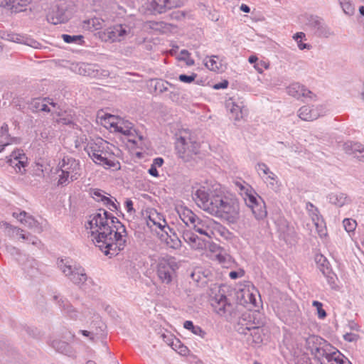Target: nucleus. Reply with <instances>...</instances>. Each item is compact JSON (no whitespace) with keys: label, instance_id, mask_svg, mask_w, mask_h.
Returning <instances> with one entry per match:
<instances>
[{"label":"nucleus","instance_id":"nucleus-45","mask_svg":"<svg viewBox=\"0 0 364 364\" xmlns=\"http://www.w3.org/2000/svg\"><path fill=\"white\" fill-rule=\"evenodd\" d=\"M343 226L345 228V230L348 232H353L355 230L356 227V221L353 219L346 218L343 221Z\"/></svg>","mask_w":364,"mask_h":364},{"label":"nucleus","instance_id":"nucleus-1","mask_svg":"<svg viewBox=\"0 0 364 364\" xmlns=\"http://www.w3.org/2000/svg\"><path fill=\"white\" fill-rule=\"evenodd\" d=\"M92 240L106 255H117L127 243L126 230L119 219L105 209L91 214L85 224Z\"/></svg>","mask_w":364,"mask_h":364},{"label":"nucleus","instance_id":"nucleus-48","mask_svg":"<svg viewBox=\"0 0 364 364\" xmlns=\"http://www.w3.org/2000/svg\"><path fill=\"white\" fill-rule=\"evenodd\" d=\"M196 237V235L189 230H186L183 232V239L189 245L193 242Z\"/></svg>","mask_w":364,"mask_h":364},{"label":"nucleus","instance_id":"nucleus-61","mask_svg":"<svg viewBox=\"0 0 364 364\" xmlns=\"http://www.w3.org/2000/svg\"><path fill=\"white\" fill-rule=\"evenodd\" d=\"M245 274V272L243 270L240 271H232L229 273V276L232 279H236L237 278L242 277Z\"/></svg>","mask_w":364,"mask_h":364},{"label":"nucleus","instance_id":"nucleus-38","mask_svg":"<svg viewBox=\"0 0 364 364\" xmlns=\"http://www.w3.org/2000/svg\"><path fill=\"white\" fill-rule=\"evenodd\" d=\"M47 18L48 21L53 24L61 23L65 21V16L63 11H59L58 9L56 14H55L54 11L49 13Z\"/></svg>","mask_w":364,"mask_h":364},{"label":"nucleus","instance_id":"nucleus-55","mask_svg":"<svg viewBox=\"0 0 364 364\" xmlns=\"http://www.w3.org/2000/svg\"><path fill=\"white\" fill-rule=\"evenodd\" d=\"M26 332L29 336L33 338H38L40 336V331L36 328L27 327Z\"/></svg>","mask_w":364,"mask_h":364},{"label":"nucleus","instance_id":"nucleus-4","mask_svg":"<svg viewBox=\"0 0 364 364\" xmlns=\"http://www.w3.org/2000/svg\"><path fill=\"white\" fill-rule=\"evenodd\" d=\"M58 166L61 171L58 181L59 186H65L77 180L80 176V163L74 158L64 157L59 163Z\"/></svg>","mask_w":364,"mask_h":364},{"label":"nucleus","instance_id":"nucleus-28","mask_svg":"<svg viewBox=\"0 0 364 364\" xmlns=\"http://www.w3.org/2000/svg\"><path fill=\"white\" fill-rule=\"evenodd\" d=\"M263 326H256L251 331H248L251 337V340L248 339V342L251 344H260L262 343L264 335L263 330L262 328Z\"/></svg>","mask_w":364,"mask_h":364},{"label":"nucleus","instance_id":"nucleus-46","mask_svg":"<svg viewBox=\"0 0 364 364\" xmlns=\"http://www.w3.org/2000/svg\"><path fill=\"white\" fill-rule=\"evenodd\" d=\"M62 38L63 41L67 43H78L79 41H82L83 36L81 35L77 36H70L68 34H63Z\"/></svg>","mask_w":364,"mask_h":364},{"label":"nucleus","instance_id":"nucleus-18","mask_svg":"<svg viewBox=\"0 0 364 364\" xmlns=\"http://www.w3.org/2000/svg\"><path fill=\"white\" fill-rule=\"evenodd\" d=\"M225 106L227 109L232 114L235 120L238 121L243 118L246 110L242 102H235L233 98H230L226 101Z\"/></svg>","mask_w":364,"mask_h":364},{"label":"nucleus","instance_id":"nucleus-21","mask_svg":"<svg viewBox=\"0 0 364 364\" xmlns=\"http://www.w3.org/2000/svg\"><path fill=\"white\" fill-rule=\"evenodd\" d=\"M47 100L48 103H49L53 107H55L56 104L49 98H36L33 99L29 104V109L32 112H38L43 111L46 112H49L50 110L48 108V105L44 103V101Z\"/></svg>","mask_w":364,"mask_h":364},{"label":"nucleus","instance_id":"nucleus-64","mask_svg":"<svg viewBox=\"0 0 364 364\" xmlns=\"http://www.w3.org/2000/svg\"><path fill=\"white\" fill-rule=\"evenodd\" d=\"M257 170L262 171V173L265 175H267L269 173H270L269 168L264 163H259L257 164Z\"/></svg>","mask_w":364,"mask_h":364},{"label":"nucleus","instance_id":"nucleus-23","mask_svg":"<svg viewBox=\"0 0 364 364\" xmlns=\"http://www.w3.org/2000/svg\"><path fill=\"white\" fill-rule=\"evenodd\" d=\"M107 141L102 139H97L96 141H90L87 143L85 148V151L87 153L90 158H92L97 154H99L105 149V145Z\"/></svg>","mask_w":364,"mask_h":364},{"label":"nucleus","instance_id":"nucleus-59","mask_svg":"<svg viewBox=\"0 0 364 364\" xmlns=\"http://www.w3.org/2000/svg\"><path fill=\"white\" fill-rule=\"evenodd\" d=\"M6 251L11 254V255H20L21 252L20 250L17 247L12 246V245H7L6 246Z\"/></svg>","mask_w":364,"mask_h":364},{"label":"nucleus","instance_id":"nucleus-16","mask_svg":"<svg viewBox=\"0 0 364 364\" xmlns=\"http://www.w3.org/2000/svg\"><path fill=\"white\" fill-rule=\"evenodd\" d=\"M195 221L196 223H193L191 228H193L196 232L200 235L210 238L213 233L210 228L213 220L209 218H200L197 216Z\"/></svg>","mask_w":364,"mask_h":364},{"label":"nucleus","instance_id":"nucleus-9","mask_svg":"<svg viewBox=\"0 0 364 364\" xmlns=\"http://www.w3.org/2000/svg\"><path fill=\"white\" fill-rule=\"evenodd\" d=\"M306 24L314 35L319 38H328L334 36L333 31L331 30L325 21L318 16H308Z\"/></svg>","mask_w":364,"mask_h":364},{"label":"nucleus","instance_id":"nucleus-50","mask_svg":"<svg viewBox=\"0 0 364 364\" xmlns=\"http://www.w3.org/2000/svg\"><path fill=\"white\" fill-rule=\"evenodd\" d=\"M63 309L69 314L71 317L73 316V314L75 312L73 306L67 301H62V304H60Z\"/></svg>","mask_w":364,"mask_h":364},{"label":"nucleus","instance_id":"nucleus-2","mask_svg":"<svg viewBox=\"0 0 364 364\" xmlns=\"http://www.w3.org/2000/svg\"><path fill=\"white\" fill-rule=\"evenodd\" d=\"M193 199L203 210L228 223L234 224L240 218V205L235 199L220 194L209 193L205 187L196 191Z\"/></svg>","mask_w":364,"mask_h":364},{"label":"nucleus","instance_id":"nucleus-31","mask_svg":"<svg viewBox=\"0 0 364 364\" xmlns=\"http://www.w3.org/2000/svg\"><path fill=\"white\" fill-rule=\"evenodd\" d=\"M111 125L114 127V130L116 132L124 135H129L130 134V130L132 128V124L128 121L124 122L119 120L116 123L112 122Z\"/></svg>","mask_w":364,"mask_h":364},{"label":"nucleus","instance_id":"nucleus-14","mask_svg":"<svg viewBox=\"0 0 364 364\" xmlns=\"http://www.w3.org/2000/svg\"><path fill=\"white\" fill-rule=\"evenodd\" d=\"M287 92L289 95L299 100L301 98H309L313 100L316 95L304 85L299 82L291 84L287 87Z\"/></svg>","mask_w":364,"mask_h":364},{"label":"nucleus","instance_id":"nucleus-17","mask_svg":"<svg viewBox=\"0 0 364 364\" xmlns=\"http://www.w3.org/2000/svg\"><path fill=\"white\" fill-rule=\"evenodd\" d=\"M12 215L28 228L35 229L38 232H41L42 231V228L40 226L38 222L32 215H28L26 211L23 210L18 213L14 212Z\"/></svg>","mask_w":364,"mask_h":364},{"label":"nucleus","instance_id":"nucleus-30","mask_svg":"<svg viewBox=\"0 0 364 364\" xmlns=\"http://www.w3.org/2000/svg\"><path fill=\"white\" fill-rule=\"evenodd\" d=\"M258 201L259 203L251 208V210L257 220H262L267 216V212L264 200H259Z\"/></svg>","mask_w":364,"mask_h":364},{"label":"nucleus","instance_id":"nucleus-25","mask_svg":"<svg viewBox=\"0 0 364 364\" xmlns=\"http://www.w3.org/2000/svg\"><path fill=\"white\" fill-rule=\"evenodd\" d=\"M343 149L348 155L364 152V145L358 141H348L343 144Z\"/></svg>","mask_w":364,"mask_h":364},{"label":"nucleus","instance_id":"nucleus-13","mask_svg":"<svg viewBox=\"0 0 364 364\" xmlns=\"http://www.w3.org/2000/svg\"><path fill=\"white\" fill-rule=\"evenodd\" d=\"M7 163L15 168L17 173H23L27 164V157L23 150L14 151L7 160Z\"/></svg>","mask_w":364,"mask_h":364},{"label":"nucleus","instance_id":"nucleus-58","mask_svg":"<svg viewBox=\"0 0 364 364\" xmlns=\"http://www.w3.org/2000/svg\"><path fill=\"white\" fill-rule=\"evenodd\" d=\"M254 67L258 71V73H262L263 72L262 68H264L267 69L269 68V65L264 61H260L257 63Z\"/></svg>","mask_w":364,"mask_h":364},{"label":"nucleus","instance_id":"nucleus-3","mask_svg":"<svg viewBox=\"0 0 364 364\" xmlns=\"http://www.w3.org/2000/svg\"><path fill=\"white\" fill-rule=\"evenodd\" d=\"M176 150L180 158L184 161H189L199 153L200 144L184 131L176 139Z\"/></svg>","mask_w":364,"mask_h":364},{"label":"nucleus","instance_id":"nucleus-12","mask_svg":"<svg viewBox=\"0 0 364 364\" xmlns=\"http://www.w3.org/2000/svg\"><path fill=\"white\" fill-rule=\"evenodd\" d=\"M326 112V108L323 105H304L299 109L298 116L304 121H314L323 116Z\"/></svg>","mask_w":364,"mask_h":364},{"label":"nucleus","instance_id":"nucleus-62","mask_svg":"<svg viewBox=\"0 0 364 364\" xmlns=\"http://www.w3.org/2000/svg\"><path fill=\"white\" fill-rule=\"evenodd\" d=\"M8 132H9V127H8V125L6 124H4L1 127V139H3L4 138H5V139H7L8 136H9V134H8Z\"/></svg>","mask_w":364,"mask_h":364},{"label":"nucleus","instance_id":"nucleus-52","mask_svg":"<svg viewBox=\"0 0 364 364\" xmlns=\"http://www.w3.org/2000/svg\"><path fill=\"white\" fill-rule=\"evenodd\" d=\"M88 23L92 24L95 30L101 29L103 26L104 21L98 18H93L88 21Z\"/></svg>","mask_w":364,"mask_h":364},{"label":"nucleus","instance_id":"nucleus-44","mask_svg":"<svg viewBox=\"0 0 364 364\" xmlns=\"http://www.w3.org/2000/svg\"><path fill=\"white\" fill-rule=\"evenodd\" d=\"M259 200H262V198L260 196H255L253 194H247L245 198L246 205L250 208L256 205V204H258Z\"/></svg>","mask_w":364,"mask_h":364},{"label":"nucleus","instance_id":"nucleus-24","mask_svg":"<svg viewBox=\"0 0 364 364\" xmlns=\"http://www.w3.org/2000/svg\"><path fill=\"white\" fill-rule=\"evenodd\" d=\"M178 213L181 220L188 227H191L192 224L196 223L195 220L197 215L187 208H181L178 210Z\"/></svg>","mask_w":364,"mask_h":364},{"label":"nucleus","instance_id":"nucleus-47","mask_svg":"<svg viewBox=\"0 0 364 364\" xmlns=\"http://www.w3.org/2000/svg\"><path fill=\"white\" fill-rule=\"evenodd\" d=\"M313 306L317 309L318 316L319 318H324L326 316V311L322 308L323 304L320 301H314L312 303Z\"/></svg>","mask_w":364,"mask_h":364},{"label":"nucleus","instance_id":"nucleus-60","mask_svg":"<svg viewBox=\"0 0 364 364\" xmlns=\"http://www.w3.org/2000/svg\"><path fill=\"white\" fill-rule=\"evenodd\" d=\"M27 241L31 243L33 245L37 246L38 247H40V246L41 245V240L36 236H33L31 234H29V239L27 240Z\"/></svg>","mask_w":364,"mask_h":364},{"label":"nucleus","instance_id":"nucleus-43","mask_svg":"<svg viewBox=\"0 0 364 364\" xmlns=\"http://www.w3.org/2000/svg\"><path fill=\"white\" fill-rule=\"evenodd\" d=\"M207 244L206 241L198 236H197L195 240L191 242L190 247L193 250H205L206 248Z\"/></svg>","mask_w":364,"mask_h":364},{"label":"nucleus","instance_id":"nucleus-56","mask_svg":"<svg viewBox=\"0 0 364 364\" xmlns=\"http://www.w3.org/2000/svg\"><path fill=\"white\" fill-rule=\"evenodd\" d=\"M104 205H105L111 211H114L117 209V205L111 200L109 198H103Z\"/></svg>","mask_w":364,"mask_h":364},{"label":"nucleus","instance_id":"nucleus-51","mask_svg":"<svg viewBox=\"0 0 364 364\" xmlns=\"http://www.w3.org/2000/svg\"><path fill=\"white\" fill-rule=\"evenodd\" d=\"M307 208L309 207L311 208L309 209L310 215L311 217L312 221L314 222V218L317 217L318 218H321V216L319 215V211L317 208H316L311 203L309 202L306 205Z\"/></svg>","mask_w":364,"mask_h":364},{"label":"nucleus","instance_id":"nucleus-29","mask_svg":"<svg viewBox=\"0 0 364 364\" xmlns=\"http://www.w3.org/2000/svg\"><path fill=\"white\" fill-rule=\"evenodd\" d=\"M0 228L4 230V234L9 237H14L18 236V233L24 232L23 230L11 225L6 221L0 223Z\"/></svg>","mask_w":364,"mask_h":364},{"label":"nucleus","instance_id":"nucleus-40","mask_svg":"<svg viewBox=\"0 0 364 364\" xmlns=\"http://www.w3.org/2000/svg\"><path fill=\"white\" fill-rule=\"evenodd\" d=\"M171 347L182 355H187L189 351L188 348L177 338H175L174 341H171Z\"/></svg>","mask_w":364,"mask_h":364},{"label":"nucleus","instance_id":"nucleus-7","mask_svg":"<svg viewBox=\"0 0 364 364\" xmlns=\"http://www.w3.org/2000/svg\"><path fill=\"white\" fill-rule=\"evenodd\" d=\"M265 318L258 311H247L238 318L235 326L236 331L244 335H247L248 331L256 326H264Z\"/></svg>","mask_w":364,"mask_h":364},{"label":"nucleus","instance_id":"nucleus-15","mask_svg":"<svg viewBox=\"0 0 364 364\" xmlns=\"http://www.w3.org/2000/svg\"><path fill=\"white\" fill-rule=\"evenodd\" d=\"M130 28L126 25H116L107 30L105 34L112 42L122 41L129 33Z\"/></svg>","mask_w":364,"mask_h":364},{"label":"nucleus","instance_id":"nucleus-11","mask_svg":"<svg viewBox=\"0 0 364 364\" xmlns=\"http://www.w3.org/2000/svg\"><path fill=\"white\" fill-rule=\"evenodd\" d=\"M176 269H178V264L173 259H162L159 260L157 265L159 279L164 284H170Z\"/></svg>","mask_w":364,"mask_h":364},{"label":"nucleus","instance_id":"nucleus-53","mask_svg":"<svg viewBox=\"0 0 364 364\" xmlns=\"http://www.w3.org/2000/svg\"><path fill=\"white\" fill-rule=\"evenodd\" d=\"M197 77V74L193 73L191 75H186L185 74H181L179 75L178 79L181 82L190 83L193 82Z\"/></svg>","mask_w":364,"mask_h":364},{"label":"nucleus","instance_id":"nucleus-42","mask_svg":"<svg viewBox=\"0 0 364 364\" xmlns=\"http://www.w3.org/2000/svg\"><path fill=\"white\" fill-rule=\"evenodd\" d=\"M339 4L346 14L352 16L355 13V7L350 0H343Z\"/></svg>","mask_w":364,"mask_h":364},{"label":"nucleus","instance_id":"nucleus-22","mask_svg":"<svg viewBox=\"0 0 364 364\" xmlns=\"http://www.w3.org/2000/svg\"><path fill=\"white\" fill-rule=\"evenodd\" d=\"M8 40L14 43L25 44L34 48H38L40 46V43L36 40L16 33L9 34Z\"/></svg>","mask_w":364,"mask_h":364},{"label":"nucleus","instance_id":"nucleus-63","mask_svg":"<svg viewBox=\"0 0 364 364\" xmlns=\"http://www.w3.org/2000/svg\"><path fill=\"white\" fill-rule=\"evenodd\" d=\"M297 364H312L311 360L306 355H302L297 361Z\"/></svg>","mask_w":364,"mask_h":364},{"label":"nucleus","instance_id":"nucleus-10","mask_svg":"<svg viewBox=\"0 0 364 364\" xmlns=\"http://www.w3.org/2000/svg\"><path fill=\"white\" fill-rule=\"evenodd\" d=\"M211 306L218 314L227 318H230L236 314L233 304L229 302L226 296L223 294L215 295L211 299Z\"/></svg>","mask_w":364,"mask_h":364},{"label":"nucleus","instance_id":"nucleus-32","mask_svg":"<svg viewBox=\"0 0 364 364\" xmlns=\"http://www.w3.org/2000/svg\"><path fill=\"white\" fill-rule=\"evenodd\" d=\"M218 57L217 55H212L208 60L205 61V65L210 70L215 72L223 71V68L221 62L218 60Z\"/></svg>","mask_w":364,"mask_h":364},{"label":"nucleus","instance_id":"nucleus-19","mask_svg":"<svg viewBox=\"0 0 364 364\" xmlns=\"http://www.w3.org/2000/svg\"><path fill=\"white\" fill-rule=\"evenodd\" d=\"M316 263L322 274L328 279V282L331 284H335V275L329 269V262L326 258L322 255H316L315 256Z\"/></svg>","mask_w":364,"mask_h":364},{"label":"nucleus","instance_id":"nucleus-8","mask_svg":"<svg viewBox=\"0 0 364 364\" xmlns=\"http://www.w3.org/2000/svg\"><path fill=\"white\" fill-rule=\"evenodd\" d=\"M186 0H147V8L151 14H162L173 9L183 6Z\"/></svg>","mask_w":364,"mask_h":364},{"label":"nucleus","instance_id":"nucleus-41","mask_svg":"<svg viewBox=\"0 0 364 364\" xmlns=\"http://www.w3.org/2000/svg\"><path fill=\"white\" fill-rule=\"evenodd\" d=\"M314 223L316 228L317 232L321 237L326 235V229L325 227L324 221L322 218L317 217L314 218Z\"/></svg>","mask_w":364,"mask_h":364},{"label":"nucleus","instance_id":"nucleus-39","mask_svg":"<svg viewBox=\"0 0 364 364\" xmlns=\"http://www.w3.org/2000/svg\"><path fill=\"white\" fill-rule=\"evenodd\" d=\"M183 327L188 330L191 331L195 335H198L201 338H204L205 332L198 326H194L193 323L191 321L184 322Z\"/></svg>","mask_w":364,"mask_h":364},{"label":"nucleus","instance_id":"nucleus-57","mask_svg":"<svg viewBox=\"0 0 364 364\" xmlns=\"http://www.w3.org/2000/svg\"><path fill=\"white\" fill-rule=\"evenodd\" d=\"M58 121V122L62 123L63 124L70 125L73 124L74 119L73 116L67 115L66 117H60V119Z\"/></svg>","mask_w":364,"mask_h":364},{"label":"nucleus","instance_id":"nucleus-35","mask_svg":"<svg viewBox=\"0 0 364 364\" xmlns=\"http://www.w3.org/2000/svg\"><path fill=\"white\" fill-rule=\"evenodd\" d=\"M78 73L81 75L95 77L97 75V70L95 71L93 69L92 65L82 63L78 68Z\"/></svg>","mask_w":364,"mask_h":364},{"label":"nucleus","instance_id":"nucleus-54","mask_svg":"<svg viewBox=\"0 0 364 364\" xmlns=\"http://www.w3.org/2000/svg\"><path fill=\"white\" fill-rule=\"evenodd\" d=\"M92 198L100 202H102L104 203V200H103V198H107V196L102 195V191L101 190H99V189H96L95 191H92Z\"/></svg>","mask_w":364,"mask_h":364},{"label":"nucleus","instance_id":"nucleus-33","mask_svg":"<svg viewBox=\"0 0 364 364\" xmlns=\"http://www.w3.org/2000/svg\"><path fill=\"white\" fill-rule=\"evenodd\" d=\"M171 235L169 234L168 237H165L164 240L169 247L178 250L181 247V241L176 232H171Z\"/></svg>","mask_w":364,"mask_h":364},{"label":"nucleus","instance_id":"nucleus-26","mask_svg":"<svg viewBox=\"0 0 364 364\" xmlns=\"http://www.w3.org/2000/svg\"><path fill=\"white\" fill-rule=\"evenodd\" d=\"M107 152L102 150L99 154L95 155L92 158H91L95 163L102 165L107 168L115 167L116 163L114 161L109 159L107 157Z\"/></svg>","mask_w":364,"mask_h":364},{"label":"nucleus","instance_id":"nucleus-36","mask_svg":"<svg viewBox=\"0 0 364 364\" xmlns=\"http://www.w3.org/2000/svg\"><path fill=\"white\" fill-rule=\"evenodd\" d=\"M51 346L59 353L68 354L70 352V346L65 341L54 340L52 341Z\"/></svg>","mask_w":364,"mask_h":364},{"label":"nucleus","instance_id":"nucleus-5","mask_svg":"<svg viewBox=\"0 0 364 364\" xmlns=\"http://www.w3.org/2000/svg\"><path fill=\"white\" fill-rule=\"evenodd\" d=\"M58 267L63 274L73 284L80 286L85 283L87 276L83 267L72 264L67 259H61L58 262Z\"/></svg>","mask_w":364,"mask_h":364},{"label":"nucleus","instance_id":"nucleus-34","mask_svg":"<svg viewBox=\"0 0 364 364\" xmlns=\"http://www.w3.org/2000/svg\"><path fill=\"white\" fill-rule=\"evenodd\" d=\"M170 85L167 81L161 79L151 80L150 82V85L154 87V91L160 94L167 91V86Z\"/></svg>","mask_w":364,"mask_h":364},{"label":"nucleus","instance_id":"nucleus-27","mask_svg":"<svg viewBox=\"0 0 364 364\" xmlns=\"http://www.w3.org/2000/svg\"><path fill=\"white\" fill-rule=\"evenodd\" d=\"M329 202L338 207H342L350 202V199L345 193H332L328 196Z\"/></svg>","mask_w":364,"mask_h":364},{"label":"nucleus","instance_id":"nucleus-20","mask_svg":"<svg viewBox=\"0 0 364 364\" xmlns=\"http://www.w3.org/2000/svg\"><path fill=\"white\" fill-rule=\"evenodd\" d=\"M147 225L150 228L156 226L159 229H161V228H165V230L168 229V225H167V223L164 218L163 215L157 213L155 210H151L149 212Z\"/></svg>","mask_w":364,"mask_h":364},{"label":"nucleus","instance_id":"nucleus-6","mask_svg":"<svg viewBox=\"0 0 364 364\" xmlns=\"http://www.w3.org/2000/svg\"><path fill=\"white\" fill-rule=\"evenodd\" d=\"M306 348L309 350L314 358L321 364V360L325 359L329 353L333 350V347L326 341L316 335H310L305 339Z\"/></svg>","mask_w":364,"mask_h":364},{"label":"nucleus","instance_id":"nucleus-49","mask_svg":"<svg viewBox=\"0 0 364 364\" xmlns=\"http://www.w3.org/2000/svg\"><path fill=\"white\" fill-rule=\"evenodd\" d=\"M186 13L183 11H174L169 14V18L173 20L181 21L185 18Z\"/></svg>","mask_w":364,"mask_h":364},{"label":"nucleus","instance_id":"nucleus-37","mask_svg":"<svg viewBox=\"0 0 364 364\" xmlns=\"http://www.w3.org/2000/svg\"><path fill=\"white\" fill-rule=\"evenodd\" d=\"M31 0H9L11 9L14 12L23 11V8L30 4Z\"/></svg>","mask_w":364,"mask_h":364}]
</instances>
